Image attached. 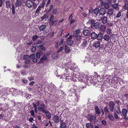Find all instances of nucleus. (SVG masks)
<instances>
[{"instance_id": "obj_1", "label": "nucleus", "mask_w": 128, "mask_h": 128, "mask_svg": "<svg viewBox=\"0 0 128 128\" xmlns=\"http://www.w3.org/2000/svg\"><path fill=\"white\" fill-rule=\"evenodd\" d=\"M109 109L110 112H113L115 104L113 102L110 101L109 103Z\"/></svg>"}, {"instance_id": "obj_2", "label": "nucleus", "mask_w": 128, "mask_h": 128, "mask_svg": "<svg viewBox=\"0 0 128 128\" xmlns=\"http://www.w3.org/2000/svg\"><path fill=\"white\" fill-rule=\"evenodd\" d=\"M73 37L76 38L75 42L76 44H79L81 43L82 38L80 35L76 36H73Z\"/></svg>"}, {"instance_id": "obj_3", "label": "nucleus", "mask_w": 128, "mask_h": 128, "mask_svg": "<svg viewBox=\"0 0 128 128\" xmlns=\"http://www.w3.org/2000/svg\"><path fill=\"white\" fill-rule=\"evenodd\" d=\"M100 26V23L99 22H97L95 23L94 25H90L91 28H92L94 27V28L96 29H98L99 28Z\"/></svg>"}, {"instance_id": "obj_4", "label": "nucleus", "mask_w": 128, "mask_h": 128, "mask_svg": "<svg viewBox=\"0 0 128 128\" xmlns=\"http://www.w3.org/2000/svg\"><path fill=\"white\" fill-rule=\"evenodd\" d=\"M88 44V42L87 41L85 40L84 39L82 42L81 45V46L82 48H84L87 46Z\"/></svg>"}, {"instance_id": "obj_5", "label": "nucleus", "mask_w": 128, "mask_h": 128, "mask_svg": "<svg viewBox=\"0 0 128 128\" xmlns=\"http://www.w3.org/2000/svg\"><path fill=\"white\" fill-rule=\"evenodd\" d=\"M32 2L31 0H28L27 1L26 3V6L29 8H31L32 7Z\"/></svg>"}, {"instance_id": "obj_6", "label": "nucleus", "mask_w": 128, "mask_h": 128, "mask_svg": "<svg viewBox=\"0 0 128 128\" xmlns=\"http://www.w3.org/2000/svg\"><path fill=\"white\" fill-rule=\"evenodd\" d=\"M80 29L78 28V29L75 31L73 32V36H80L78 34H80L81 32L80 31Z\"/></svg>"}, {"instance_id": "obj_7", "label": "nucleus", "mask_w": 128, "mask_h": 128, "mask_svg": "<svg viewBox=\"0 0 128 128\" xmlns=\"http://www.w3.org/2000/svg\"><path fill=\"white\" fill-rule=\"evenodd\" d=\"M106 12V10L104 8H101L99 9V14L100 15H104Z\"/></svg>"}, {"instance_id": "obj_8", "label": "nucleus", "mask_w": 128, "mask_h": 128, "mask_svg": "<svg viewBox=\"0 0 128 128\" xmlns=\"http://www.w3.org/2000/svg\"><path fill=\"white\" fill-rule=\"evenodd\" d=\"M60 128H66V127L67 128L66 123L64 122L63 120L60 121Z\"/></svg>"}, {"instance_id": "obj_9", "label": "nucleus", "mask_w": 128, "mask_h": 128, "mask_svg": "<svg viewBox=\"0 0 128 128\" xmlns=\"http://www.w3.org/2000/svg\"><path fill=\"white\" fill-rule=\"evenodd\" d=\"M90 33V31L88 30H85L83 32V34L84 36H89Z\"/></svg>"}, {"instance_id": "obj_10", "label": "nucleus", "mask_w": 128, "mask_h": 128, "mask_svg": "<svg viewBox=\"0 0 128 128\" xmlns=\"http://www.w3.org/2000/svg\"><path fill=\"white\" fill-rule=\"evenodd\" d=\"M97 34L95 32H92L90 36L92 39H95L97 38Z\"/></svg>"}, {"instance_id": "obj_11", "label": "nucleus", "mask_w": 128, "mask_h": 128, "mask_svg": "<svg viewBox=\"0 0 128 128\" xmlns=\"http://www.w3.org/2000/svg\"><path fill=\"white\" fill-rule=\"evenodd\" d=\"M53 120L55 123H58L59 122V117L57 115L54 116L53 118Z\"/></svg>"}, {"instance_id": "obj_12", "label": "nucleus", "mask_w": 128, "mask_h": 128, "mask_svg": "<svg viewBox=\"0 0 128 128\" xmlns=\"http://www.w3.org/2000/svg\"><path fill=\"white\" fill-rule=\"evenodd\" d=\"M22 4V1L17 0L16 2L15 3V6L16 7L18 6H21Z\"/></svg>"}, {"instance_id": "obj_13", "label": "nucleus", "mask_w": 128, "mask_h": 128, "mask_svg": "<svg viewBox=\"0 0 128 128\" xmlns=\"http://www.w3.org/2000/svg\"><path fill=\"white\" fill-rule=\"evenodd\" d=\"M94 109L95 110L96 113V114H100V110L98 106H96Z\"/></svg>"}, {"instance_id": "obj_14", "label": "nucleus", "mask_w": 128, "mask_h": 128, "mask_svg": "<svg viewBox=\"0 0 128 128\" xmlns=\"http://www.w3.org/2000/svg\"><path fill=\"white\" fill-rule=\"evenodd\" d=\"M93 46L96 48L99 47L100 46V42L99 41L94 42L93 44Z\"/></svg>"}, {"instance_id": "obj_15", "label": "nucleus", "mask_w": 128, "mask_h": 128, "mask_svg": "<svg viewBox=\"0 0 128 128\" xmlns=\"http://www.w3.org/2000/svg\"><path fill=\"white\" fill-rule=\"evenodd\" d=\"M46 108H42L40 106H38V110L40 112H42L44 113L47 110H46L45 109Z\"/></svg>"}, {"instance_id": "obj_16", "label": "nucleus", "mask_w": 128, "mask_h": 128, "mask_svg": "<svg viewBox=\"0 0 128 128\" xmlns=\"http://www.w3.org/2000/svg\"><path fill=\"white\" fill-rule=\"evenodd\" d=\"M97 38H96L99 40H100L102 39L103 37L102 34V32H99L98 34H97Z\"/></svg>"}, {"instance_id": "obj_17", "label": "nucleus", "mask_w": 128, "mask_h": 128, "mask_svg": "<svg viewBox=\"0 0 128 128\" xmlns=\"http://www.w3.org/2000/svg\"><path fill=\"white\" fill-rule=\"evenodd\" d=\"M114 10L113 8H111L110 9L108 12V14L110 16H111L114 13Z\"/></svg>"}, {"instance_id": "obj_18", "label": "nucleus", "mask_w": 128, "mask_h": 128, "mask_svg": "<svg viewBox=\"0 0 128 128\" xmlns=\"http://www.w3.org/2000/svg\"><path fill=\"white\" fill-rule=\"evenodd\" d=\"M93 12L94 14L97 16L98 13H99V9L98 8H96L94 10Z\"/></svg>"}, {"instance_id": "obj_19", "label": "nucleus", "mask_w": 128, "mask_h": 128, "mask_svg": "<svg viewBox=\"0 0 128 128\" xmlns=\"http://www.w3.org/2000/svg\"><path fill=\"white\" fill-rule=\"evenodd\" d=\"M44 113L46 114V116L47 118L49 119H50L51 118V114L49 111L48 110H47L46 112H45Z\"/></svg>"}, {"instance_id": "obj_20", "label": "nucleus", "mask_w": 128, "mask_h": 128, "mask_svg": "<svg viewBox=\"0 0 128 128\" xmlns=\"http://www.w3.org/2000/svg\"><path fill=\"white\" fill-rule=\"evenodd\" d=\"M122 113L123 116H126L127 113V111L126 109L123 108L122 109Z\"/></svg>"}, {"instance_id": "obj_21", "label": "nucleus", "mask_w": 128, "mask_h": 128, "mask_svg": "<svg viewBox=\"0 0 128 128\" xmlns=\"http://www.w3.org/2000/svg\"><path fill=\"white\" fill-rule=\"evenodd\" d=\"M50 23L51 24L50 26H55L56 25V24L57 22V20H51V21H50Z\"/></svg>"}, {"instance_id": "obj_22", "label": "nucleus", "mask_w": 128, "mask_h": 128, "mask_svg": "<svg viewBox=\"0 0 128 128\" xmlns=\"http://www.w3.org/2000/svg\"><path fill=\"white\" fill-rule=\"evenodd\" d=\"M95 21L93 19L90 20L87 22V23L91 24V25H94V24L95 23Z\"/></svg>"}, {"instance_id": "obj_23", "label": "nucleus", "mask_w": 128, "mask_h": 128, "mask_svg": "<svg viewBox=\"0 0 128 128\" xmlns=\"http://www.w3.org/2000/svg\"><path fill=\"white\" fill-rule=\"evenodd\" d=\"M64 50L65 52L66 53L69 52L70 51V48L66 45L64 46Z\"/></svg>"}, {"instance_id": "obj_24", "label": "nucleus", "mask_w": 128, "mask_h": 128, "mask_svg": "<svg viewBox=\"0 0 128 128\" xmlns=\"http://www.w3.org/2000/svg\"><path fill=\"white\" fill-rule=\"evenodd\" d=\"M107 17L104 16L102 19V22L103 24H105L107 23Z\"/></svg>"}, {"instance_id": "obj_25", "label": "nucleus", "mask_w": 128, "mask_h": 128, "mask_svg": "<svg viewBox=\"0 0 128 128\" xmlns=\"http://www.w3.org/2000/svg\"><path fill=\"white\" fill-rule=\"evenodd\" d=\"M42 51L37 52L36 54V56L38 58H40L41 56V54H42Z\"/></svg>"}, {"instance_id": "obj_26", "label": "nucleus", "mask_w": 128, "mask_h": 128, "mask_svg": "<svg viewBox=\"0 0 128 128\" xmlns=\"http://www.w3.org/2000/svg\"><path fill=\"white\" fill-rule=\"evenodd\" d=\"M103 38L104 40L108 41L109 40L110 37L108 35L106 34L104 36Z\"/></svg>"}, {"instance_id": "obj_27", "label": "nucleus", "mask_w": 128, "mask_h": 128, "mask_svg": "<svg viewBox=\"0 0 128 128\" xmlns=\"http://www.w3.org/2000/svg\"><path fill=\"white\" fill-rule=\"evenodd\" d=\"M108 117L111 121H113L114 119V117L111 114H108Z\"/></svg>"}, {"instance_id": "obj_28", "label": "nucleus", "mask_w": 128, "mask_h": 128, "mask_svg": "<svg viewBox=\"0 0 128 128\" xmlns=\"http://www.w3.org/2000/svg\"><path fill=\"white\" fill-rule=\"evenodd\" d=\"M106 29V26L104 25H102L101 26L100 28V30L102 32L104 31Z\"/></svg>"}, {"instance_id": "obj_29", "label": "nucleus", "mask_w": 128, "mask_h": 128, "mask_svg": "<svg viewBox=\"0 0 128 128\" xmlns=\"http://www.w3.org/2000/svg\"><path fill=\"white\" fill-rule=\"evenodd\" d=\"M46 27L45 25H42L39 28V30H43Z\"/></svg>"}, {"instance_id": "obj_30", "label": "nucleus", "mask_w": 128, "mask_h": 128, "mask_svg": "<svg viewBox=\"0 0 128 128\" xmlns=\"http://www.w3.org/2000/svg\"><path fill=\"white\" fill-rule=\"evenodd\" d=\"M104 7L106 9H108L109 7V5L108 3L106 2L104 4Z\"/></svg>"}, {"instance_id": "obj_31", "label": "nucleus", "mask_w": 128, "mask_h": 128, "mask_svg": "<svg viewBox=\"0 0 128 128\" xmlns=\"http://www.w3.org/2000/svg\"><path fill=\"white\" fill-rule=\"evenodd\" d=\"M11 4L10 2L9 1H7L6 2V7L8 8L10 7Z\"/></svg>"}, {"instance_id": "obj_32", "label": "nucleus", "mask_w": 128, "mask_h": 128, "mask_svg": "<svg viewBox=\"0 0 128 128\" xmlns=\"http://www.w3.org/2000/svg\"><path fill=\"white\" fill-rule=\"evenodd\" d=\"M73 41L72 40H69L68 41L67 44L70 46H71L73 44Z\"/></svg>"}, {"instance_id": "obj_33", "label": "nucleus", "mask_w": 128, "mask_h": 128, "mask_svg": "<svg viewBox=\"0 0 128 128\" xmlns=\"http://www.w3.org/2000/svg\"><path fill=\"white\" fill-rule=\"evenodd\" d=\"M38 36L37 35L33 36L32 38V39L33 41H35L38 38Z\"/></svg>"}, {"instance_id": "obj_34", "label": "nucleus", "mask_w": 128, "mask_h": 128, "mask_svg": "<svg viewBox=\"0 0 128 128\" xmlns=\"http://www.w3.org/2000/svg\"><path fill=\"white\" fill-rule=\"evenodd\" d=\"M86 126L88 128H93L92 126L90 123L86 124Z\"/></svg>"}, {"instance_id": "obj_35", "label": "nucleus", "mask_w": 128, "mask_h": 128, "mask_svg": "<svg viewBox=\"0 0 128 128\" xmlns=\"http://www.w3.org/2000/svg\"><path fill=\"white\" fill-rule=\"evenodd\" d=\"M41 6H38V8H37V9L36 10V13H37L40 12V11L41 10Z\"/></svg>"}, {"instance_id": "obj_36", "label": "nucleus", "mask_w": 128, "mask_h": 128, "mask_svg": "<svg viewBox=\"0 0 128 128\" xmlns=\"http://www.w3.org/2000/svg\"><path fill=\"white\" fill-rule=\"evenodd\" d=\"M118 4H113L112 5V7L113 8H114L115 9H117L118 8Z\"/></svg>"}, {"instance_id": "obj_37", "label": "nucleus", "mask_w": 128, "mask_h": 128, "mask_svg": "<svg viewBox=\"0 0 128 128\" xmlns=\"http://www.w3.org/2000/svg\"><path fill=\"white\" fill-rule=\"evenodd\" d=\"M53 6L51 4L50 6L49 7V8L48 10H46V12H49L53 8Z\"/></svg>"}, {"instance_id": "obj_38", "label": "nucleus", "mask_w": 128, "mask_h": 128, "mask_svg": "<svg viewBox=\"0 0 128 128\" xmlns=\"http://www.w3.org/2000/svg\"><path fill=\"white\" fill-rule=\"evenodd\" d=\"M30 113L32 116H33L34 118L35 117L34 112L33 110H32L30 112Z\"/></svg>"}, {"instance_id": "obj_39", "label": "nucleus", "mask_w": 128, "mask_h": 128, "mask_svg": "<svg viewBox=\"0 0 128 128\" xmlns=\"http://www.w3.org/2000/svg\"><path fill=\"white\" fill-rule=\"evenodd\" d=\"M91 121L92 120H96V117L95 114H94L93 116L91 115Z\"/></svg>"}, {"instance_id": "obj_40", "label": "nucleus", "mask_w": 128, "mask_h": 128, "mask_svg": "<svg viewBox=\"0 0 128 128\" xmlns=\"http://www.w3.org/2000/svg\"><path fill=\"white\" fill-rule=\"evenodd\" d=\"M122 11H120L118 12V13L116 14V17L117 18H119L120 17V16L121 15V12Z\"/></svg>"}, {"instance_id": "obj_41", "label": "nucleus", "mask_w": 128, "mask_h": 128, "mask_svg": "<svg viewBox=\"0 0 128 128\" xmlns=\"http://www.w3.org/2000/svg\"><path fill=\"white\" fill-rule=\"evenodd\" d=\"M116 112L118 114H120L121 113V112L120 110L119 107H117L116 110Z\"/></svg>"}, {"instance_id": "obj_42", "label": "nucleus", "mask_w": 128, "mask_h": 128, "mask_svg": "<svg viewBox=\"0 0 128 128\" xmlns=\"http://www.w3.org/2000/svg\"><path fill=\"white\" fill-rule=\"evenodd\" d=\"M15 10L14 5L13 4L12 5V13L13 14L15 13Z\"/></svg>"}, {"instance_id": "obj_43", "label": "nucleus", "mask_w": 128, "mask_h": 128, "mask_svg": "<svg viewBox=\"0 0 128 128\" xmlns=\"http://www.w3.org/2000/svg\"><path fill=\"white\" fill-rule=\"evenodd\" d=\"M64 47L63 46L60 47L57 52V53H58L61 52L64 49Z\"/></svg>"}, {"instance_id": "obj_44", "label": "nucleus", "mask_w": 128, "mask_h": 128, "mask_svg": "<svg viewBox=\"0 0 128 128\" xmlns=\"http://www.w3.org/2000/svg\"><path fill=\"white\" fill-rule=\"evenodd\" d=\"M31 51L33 52H35L36 50V48L35 46H33L31 48Z\"/></svg>"}, {"instance_id": "obj_45", "label": "nucleus", "mask_w": 128, "mask_h": 128, "mask_svg": "<svg viewBox=\"0 0 128 128\" xmlns=\"http://www.w3.org/2000/svg\"><path fill=\"white\" fill-rule=\"evenodd\" d=\"M104 110L106 114L108 112V108L106 107H105L104 108Z\"/></svg>"}, {"instance_id": "obj_46", "label": "nucleus", "mask_w": 128, "mask_h": 128, "mask_svg": "<svg viewBox=\"0 0 128 128\" xmlns=\"http://www.w3.org/2000/svg\"><path fill=\"white\" fill-rule=\"evenodd\" d=\"M42 41L40 40H38L36 42V44H42Z\"/></svg>"}, {"instance_id": "obj_47", "label": "nucleus", "mask_w": 128, "mask_h": 128, "mask_svg": "<svg viewBox=\"0 0 128 128\" xmlns=\"http://www.w3.org/2000/svg\"><path fill=\"white\" fill-rule=\"evenodd\" d=\"M47 58L46 56H44L42 57L40 59L41 60H42L43 61H44L47 59Z\"/></svg>"}, {"instance_id": "obj_48", "label": "nucleus", "mask_w": 128, "mask_h": 128, "mask_svg": "<svg viewBox=\"0 0 128 128\" xmlns=\"http://www.w3.org/2000/svg\"><path fill=\"white\" fill-rule=\"evenodd\" d=\"M33 6V8L34 9L36 8L37 7V4L36 3L33 2L32 4V6Z\"/></svg>"}, {"instance_id": "obj_49", "label": "nucleus", "mask_w": 128, "mask_h": 128, "mask_svg": "<svg viewBox=\"0 0 128 128\" xmlns=\"http://www.w3.org/2000/svg\"><path fill=\"white\" fill-rule=\"evenodd\" d=\"M35 57V54H31L29 56L30 58L31 59H33Z\"/></svg>"}, {"instance_id": "obj_50", "label": "nucleus", "mask_w": 128, "mask_h": 128, "mask_svg": "<svg viewBox=\"0 0 128 128\" xmlns=\"http://www.w3.org/2000/svg\"><path fill=\"white\" fill-rule=\"evenodd\" d=\"M94 73L95 74V75L94 76V77H95V78H99L101 79H102L101 78H100V75L97 74L96 72H95Z\"/></svg>"}, {"instance_id": "obj_51", "label": "nucleus", "mask_w": 128, "mask_h": 128, "mask_svg": "<svg viewBox=\"0 0 128 128\" xmlns=\"http://www.w3.org/2000/svg\"><path fill=\"white\" fill-rule=\"evenodd\" d=\"M29 58V56L27 55H24V56L23 58L24 60L27 59Z\"/></svg>"}, {"instance_id": "obj_52", "label": "nucleus", "mask_w": 128, "mask_h": 128, "mask_svg": "<svg viewBox=\"0 0 128 128\" xmlns=\"http://www.w3.org/2000/svg\"><path fill=\"white\" fill-rule=\"evenodd\" d=\"M114 114L115 118L116 119H117L118 118V117L116 113V112H114Z\"/></svg>"}, {"instance_id": "obj_53", "label": "nucleus", "mask_w": 128, "mask_h": 128, "mask_svg": "<svg viewBox=\"0 0 128 128\" xmlns=\"http://www.w3.org/2000/svg\"><path fill=\"white\" fill-rule=\"evenodd\" d=\"M124 8L125 9L128 10V3L125 4Z\"/></svg>"}, {"instance_id": "obj_54", "label": "nucleus", "mask_w": 128, "mask_h": 128, "mask_svg": "<svg viewBox=\"0 0 128 128\" xmlns=\"http://www.w3.org/2000/svg\"><path fill=\"white\" fill-rule=\"evenodd\" d=\"M38 61V59L36 58H34L32 59V61L34 63H36Z\"/></svg>"}, {"instance_id": "obj_55", "label": "nucleus", "mask_w": 128, "mask_h": 128, "mask_svg": "<svg viewBox=\"0 0 128 128\" xmlns=\"http://www.w3.org/2000/svg\"><path fill=\"white\" fill-rule=\"evenodd\" d=\"M46 14H44L43 16L41 18L42 20H44L46 17Z\"/></svg>"}, {"instance_id": "obj_56", "label": "nucleus", "mask_w": 128, "mask_h": 128, "mask_svg": "<svg viewBox=\"0 0 128 128\" xmlns=\"http://www.w3.org/2000/svg\"><path fill=\"white\" fill-rule=\"evenodd\" d=\"M86 118L89 120L91 121V116H90V115H88L87 116Z\"/></svg>"}, {"instance_id": "obj_57", "label": "nucleus", "mask_w": 128, "mask_h": 128, "mask_svg": "<svg viewBox=\"0 0 128 128\" xmlns=\"http://www.w3.org/2000/svg\"><path fill=\"white\" fill-rule=\"evenodd\" d=\"M57 10L56 9H53L52 10V13L54 14H56Z\"/></svg>"}, {"instance_id": "obj_58", "label": "nucleus", "mask_w": 128, "mask_h": 128, "mask_svg": "<svg viewBox=\"0 0 128 128\" xmlns=\"http://www.w3.org/2000/svg\"><path fill=\"white\" fill-rule=\"evenodd\" d=\"M64 42V40L62 39L61 40V42L59 43V46H60V45H62L63 44Z\"/></svg>"}, {"instance_id": "obj_59", "label": "nucleus", "mask_w": 128, "mask_h": 128, "mask_svg": "<svg viewBox=\"0 0 128 128\" xmlns=\"http://www.w3.org/2000/svg\"><path fill=\"white\" fill-rule=\"evenodd\" d=\"M60 0H56V4L58 6H60Z\"/></svg>"}, {"instance_id": "obj_60", "label": "nucleus", "mask_w": 128, "mask_h": 128, "mask_svg": "<svg viewBox=\"0 0 128 128\" xmlns=\"http://www.w3.org/2000/svg\"><path fill=\"white\" fill-rule=\"evenodd\" d=\"M32 104L34 108V109H37V106H36V104L34 102L32 103Z\"/></svg>"}, {"instance_id": "obj_61", "label": "nucleus", "mask_w": 128, "mask_h": 128, "mask_svg": "<svg viewBox=\"0 0 128 128\" xmlns=\"http://www.w3.org/2000/svg\"><path fill=\"white\" fill-rule=\"evenodd\" d=\"M102 122L104 125H106V122L105 120H102Z\"/></svg>"}, {"instance_id": "obj_62", "label": "nucleus", "mask_w": 128, "mask_h": 128, "mask_svg": "<svg viewBox=\"0 0 128 128\" xmlns=\"http://www.w3.org/2000/svg\"><path fill=\"white\" fill-rule=\"evenodd\" d=\"M72 38V35H71L69 36V37H68V38L67 40L68 41L69 40H71Z\"/></svg>"}, {"instance_id": "obj_63", "label": "nucleus", "mask_w": 128, "mask_h": 128, "mask_svg": "<svg viewBox=\"0 0 128 128\" xmlns=\"http://www.w3.org/2000/svg\"><path fill=\"white\" fill-rule=\"evenodd\" d=\"M40 106H41L42 108H46V106H45L44 103L40 104Z\"/></svg>"}, {"instance_id": "obj_64", "label": "nucleus", "mask_w": 128, "mask_h": 128, "mask_svg": "<svg viewBox=\"0 0 128 128\" xmlns=\"http://www.w3.org/2000/svg\"><path fill=\"white\" fill-rule=\"evenodd\" d=\"M22 80L24 84L28 82V80L25 79H22Z\"/></svg>"}]
</instances>
